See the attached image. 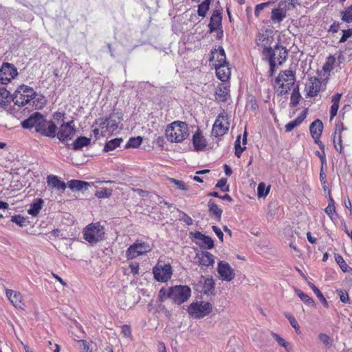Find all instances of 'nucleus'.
<instances>
[{
  "label": "nucleus",
  "instance_id": "nucleus-1",
  "mask_svg": "<svg viewBox=\"0 0 352 352\" xmlns=\"http://www.w3.org/2000/svg\"><path fill=\"white\" fill-rule=\"evenodd\" d=\"M288 52L287 49L283 45H280L278 43L274 45L270 50V55L264 56L270 64L269 76H272L276 71V64L283 65L287 60Z\"/></svg>",
  "mask_w": 352,
  "mask_h": 352
},
{
  "label": "nucleus",
  "instance_id": "nucleus-2",
  "mask_svg": "<svg viewBox=\"0 0 352 352\" xmlns=\"http://www.w3.org/2000/svg\"><path fill=\"white\" fill-rule=\"evenodd\" d=\"M296 0H281L274 8L272 9L270 22L276 27H279L280 23L287 18L288 11L294 8Z\"/></svg>",
  "mask_w": 352,
  "mask_h": 352
},
{
  "label": "nucleus",
  "instance_id": "nucleus-3",
  "mask_svg": "<svg viewBox=\"0 0 352 352\" xmlns=\"http://www.w3.org/2000/svg\"><path fill=\"white\" fill-rule=\"evenodd\" d=\"M165 135L170 142H182L188 135V125L184 122L175 121L166 127Z\"/></svg>",
  "mask_w": 352,
  "mask_h": 352
},
{
  "label": "nucleus",
  "instance_id": "nucleus-4",
  "mask_svg": "<svg viewBox=\"0 0 352 352\" xmlns=\"http://www.w3.org/2000/svg\"><path fill=\"white\" fill-rule=\"evenodd\" d=\"M231 66L226 60V52L221 47V102L230 100V82L231 76Z\"/></svg>",
  "mask_w": 352,
  "mask_h": 352
},
{
  "label": "nucleus",
  "instance_id": "nucleus-5",
  "mask_svg": "<svg viewBox=\"0 0 352 352\" xmlns=\"http://www.w3.org/2000/svg\"><path fill=\"white\" fill-rule=\"evenodd\" d=\"M104 234V228L99 222L90 223L83 231L84 239L91 244L102 241Z\"/></svg>",
  "mask_w": 352,
  "mask_h": 352
},
{
  "label": "nucleus",
  "instance_id": "nucleus-6",
  "mask_svg": "<svg viewBox=\"0 0 352 352\" xmlns=\"http://www.w3.org/2000/svg\"><path fill=\"white\" fill-rule=\"evenodd\" d=\"M295 80V73L293 71L286 69L280 72L275 80L276 85L278 87L280 94L288 93L294 85Z\"/></svg>",
  "mask_w": 352,
  "mask_h": 352
},
{
  "label": "nucleus",
  "instance_id": "nucleus-7",
  "mask_svg": "<svg viewBox=\"0 0 352 352\" xmlns=\"http://www.w3.org/2000/svg\"><path fill=\"white\" fill-rule=\"evenodd\" d=\"M167 296L175 304L186 302L191 296V289L187 285H175L169 288Z\"/></svg>",
  "mask_w": 352,
  "mask_h": 352
},
{
  "label": "nucleus",
  "instance_id": "nucleus-8",
  "mask_svg": "<svg viewBox=\"0 0 352 352\" xmlns=\"http://www.w3.org/2000/svg\"><path fill=\"white\" fill-rule=\"evenodd\" d=\"M36 96L34 89L25 85L19 86L13 94L12 101L16 105L23 107Z\"/></svg>",
  "mask_w": 352,
  "mask_h": 352
},
{
  "label": "nucleus",
  "instance_id": "nucleus-9",
  "mask_svg": "<svg viewBox=\"0 0 352 352\" xmlns=\"http://www.w3.org/2000/svg\"><path fill=\"white\" fill-rule=\"evenodd\" d=\"M212 309L211 303L205 301L192 302L187 309L190 317L194 319L203 318L208 315Z\"/></svg>",
  "mask_w": 352,
  "mask_h": 352
},
{
  "label": "nucleus",
  "instance_id": "nucleus-10",
  "mask_svg": "<svg viewBox=\"0 0 352 352\" xmlns=\"http://www.w3.org/2000/svg\"><path fill=\"white\" fill-rule=\"evenodd\" d=\"M256 45L262 49L263 56H269L270 50L274 47V37L271 31L265 30L259 33L256 39Z\"/></svg>",
  "mask_w": 352,
  "mask_h": 352
},
{
  "label": "nucleus",
  "instance_id": "nucleus-11",
  "mask_svg": "<svg viewBox=\"0 0 352 352\" xmlns=\"http://www.w3.org/2000/svg\"><path fill=\"white\" fill-rule=\"evenodd\" d=\"M76 128L74 120L63 122L56 131V136L61 142H66L72 139L76 133Z\"/></svg>",
  "mask_w": 352,
  "mask_h": 352
},
{
  "label": "nucleus",
  "instance_id": "nucleus-12",
  "mask_svg": "<svg viewBox=\"0 0 352 352\" xmlns=\"http://www.w3.org/2000/svg\"><path fill=\"white\" fill-rule=\"evenodd\" d=\"M18 75V70L13 64L3 63L0 67V83L7 85Z\"/></svg>",
  "mask_w": 352,
  "mask_h": 352
},
{
  "label": "nucleus",
  "instance_id": "nucleus-13",
  "mask_svg": "<svg viewBox=\"0 0 352 352\" xmlns=\"http://www.w3.org/2000/svg\"><path fill=\"white\" fill-rule=\"evenodd\" d=\"M151 249L149 243L137 241L127 248L126 256L127 259H132L150 252Z\"/></svg>",
  "mask_w": 352,
  "mask_h": 352
},
{
  "label": "nucleus",
  "instance_id": "nucleus-14",
  "mask_svg": "<svg viewBox=\"0 0 352 352\" xmlns=\"http://www.w3.org/2000/svg\"><path fill=\"white\" fill-rule=\"evenodd\" d=\"M155 278L160 282H166L170 279L173 269L170 264L158 262L153 269Z\"/></svg>",
  "mask_w": 352,
  "mask_h": 352
},
{
  "label": "nucleus",
  "instance_id": "nucleus-15",
  "mask_svg": "<svg viewBox=\"0 0 352 352\" xmlns=\"http://www.w3.org/2000/svg\"><path fill=\"white\" fill-rule=\"evenodd\" d=\"M45 116L41 113L34 112L31 114L28 118L21 122V126L23 129H34L35 131L39 133L40 126Z\"/></svg>",
  "mask_w": 352,
  "mask_h": 352
},
{
  "label": "nucleus",
  "instance_id": "nucleus-16",
  "mask_svg": "<svg viewBox=\"0 0 352 352\" xmlns=\"http://www.w3.org/2000/svg\"><path fill=\"white\" fill-rule=\"evenodd\" d=\"M324 89H325V87H322V82L319 78L316 77L311 78L305 88L307 97H315Z\"/></svg>",
  "mask_w": 352,
  "mask_h": 352
},
{
  "label": "nucleus",
  "instance_id": "nucleus-17",
  "mask_svg": "<svg viewBox=\"0 0 352 352\" xmlns=\"http://www.w3.org/2000/svg\"><path fill=\"white\" fill-rule=\"evenodd\" d=\"M57 126L52 120H47L45 118L40 126L39 134L41 135L54 138L56 137Z\"/></svg>",
  "mask_w": 352,
  "mask_h": 352
},
{
  "label": "nucleus",
  "instance_id": "nucleus-18",
  "mask_svg": "<svg viewBox=\"0 0 352 352\" xmlns=\"http://www.w3.org/2000/svg\"><path fill=\"white\" fill-rule=\"evenodd\" d=\"M220 46L215 45L210 52V65L215 69L217 78L220 80Z\"/></svg>",
  "mask_w": 352,
  "mask_h": 352
},
{
  "label": "nucleus",
  "instance_id": "nucleus-19",
  "mask_svg": "<svg viewBox=\"0 0 352 352\" xmlns=\"http://www.w3.org/2000/svg\"><path fill=\"white\" fill-rule=\"evenodd\" d=\"M195 243L201 248L211 249L214 246V242L212 239L199 232L194 234Z\"/></svg>",
  "mask_w": 352,
  "mask_h": 352
},
{
  "label": "nucleus",
  "instance_id": "nucleus-20",
  "mask_svg": "<svg viewBox=\"0 0 352 352\" xmlns=\"http://www.w3.org/2000/svg\"><path fill=\"white\" fill-rule=\"evenodd\" d=\"M235 276L234 269L228 263L221 261V281L230 282L235 278Z\"/></svg>",
  "mask_w": 352,
  "mask_h": 352
},
{
  "label": "nucleus",
  "instance_id": "nucleus-21",
  "mask_svg": "<svg viewBox=\"0 0 352 352\" xmlns=\"http://www.w3.org/2000/svg\"><path fill=\"white\" fill-rule=\"evenodd\" d=\"M323 129V124L322 122L317 119L314 121L309 126V131L311 135V137L314 139L315 142L319 144V139L322 134Z\"/></svg>",
  "mask_w": 352,
  "mask_h": 352
},
{
  "label": "nucleus",
  "instance_id": "nucleus-22",
  "mask_svg": "<svg viewBox=\"0 0 352 352\" xmlns=\"http://www.w3.org/2000/svg\"><path fill=\"white\" fill-rule=\"evenodd\" d=\"M47 183L52 189H55L61 192L66 189V184L58 179L56 175H50L47 177Z\"/></svg>",
  "mask_w": 352,
  "mask_h": 352
},
{
  "label": "nucleus",
  "instance_id": "nucleus-23",
  "mask_svg": "<svg viewBox=\"0 0 352 352\" xmlns=\"http://www.w3.org/2000/svg\"><path fill=\"white\" fill-rule=\"evenodd\" d=\"M6 294L11 303L15 307L19 309L23 308L24 304L22 301V296L21 293L12 289H7Z\"/></svg>",
  "mask_w": 352,
  "mask_h": 352
},
{
  "label": "nucleus",
  "instance_id": "nucleus-24",
  "mask_svg": "<svg viewBox=\"0 0 352 352\" xmlns=\"http://www.w3.org/2000/svg\"><path fill=\"white\" fill-rule=\"evenodd\" d=\"M213 255L208 252H202L201 253L197 254L196 258L197 259V262L203 266H209L212 265L214 263Z\"/></svg>",
  "mask_w": 352,
  "mask_h": 352
},
{
  "label": "nucleus",
  "instance_id": "nucleus-25",
  "mask_svg": "<svg viewBox=\"0 0 352 352\" xmlns=\"http://www.w3.org/2000/svg\"><path fill=\"white\" fill-rule=\"evenodd\" d=\"M43 204L44 201L41 198L35 199L30 205L28 213L32 217H36L42 209Z\"/></svg>",
  "mask_w": 352,
  "mask_h": 352
},
{
  "label": "nucleus",
  "instance_id": "nucleus-26",
  "mask_svg": "<svg viewBox=\"0 0 352 352\" xmlns=\"http://www.w3.org/2000/svg\"><path fill=\"white\" fill-rule=\"evenodd\" d=\"M342 97V94L337 93L331 97L332 104L330 108V120H332L337 115L339 109L340 101Z\"/></svg>",
  "mask_w": 352,
  "mask_h": 352
},
{
  "label": "nucleus",
  "instance_id": "nucleus-27",
  "mask_svg": "<svg viewBox=\"0 0 352 352\" xmlns=\"http://www.w3.org/2000/svg\"><path fill=\"white\" fill-rule=\"evenodd\" d=\"M210 32H212L218 30L220 28V11L216 10L210 18V21L208 25Z\"/></svg>",
  "mask_w": 352,
  "mask_h": 352
},
{
  "label": "nucleus",
  "instance_id": "nucleus-28",
  "mask_svg": "<svg viewBox=\"0 0 352 352\" xmlns=\"http://www.w3.org/2000/svg\"><path fill=\"white\" fill-rule=\"evenodd\" d=\"M247 132L245 131L243 135V144L245 145L247 144ZM241 136H238L236 140L235 141V155L237 157H240L243 152V151L246 148L245 146H241Z\"/></svg>",
  "mask_w": 352,
  "mask_h": 352
},
{
  "label": "nucleus",
  "instance_id": "nucleus-29",
  "mask_svg": "<svg viewBox=\"0 0 352 352\" xmlns=\"http://www.w3.org/2000/svg\"><path fill=\"white\" fill-rule=\"evenodd\" d=\"M192 143L196 151L203 150L206 146V140L199 132H197L193 135Z\"/></svg>",
  "mask_w": 352,
  "mask_h": 352
},
{
  "label": "nucleus",
  "instance_id": "nucleus-30",
  "mask_svg": "<svg viewBox=\"0 0 352 352\" xmlns=\"http://www.w3.org/2000/svg\"><path fill=\"white\" fill-rule=\"evenodd\" d=\"M68 186L72 190H80L83 188L87 189L89 184L87 182L72 179L68 182Z\"/></svg>",
  "mask_w": 352,
  "mask_h": 352
},
{
  "label": "nucleus",
  "instance_id": "nucleus-31",
  "mask_svg": "<svg viewBox=\"0 0 352 352\" xmlns=\"http://www.w3.org/2000/svg\"><path fill=\"white\" fill-rule=\"evenodd\" d=\"M91 142V139L85 136H80L72 144V148L74 150H79L84 146H88Z\"/></svg>",
  "mask_w": 352,
  "mask_h": 352
},
{
  "label": "nucleus",
  "instance_id": "nucleus-32",
  "mask_svg": "<svg viewBox=\"0 0 352 352\" xmlns=\"http://www.w3.org/2000/svg\"><path fill=\"white\" fill-rule=\"evenodd\" d=\"M122 141V138H115L107 142L104 145V151L109 152L115 150L120 145Z\"/></svg>",
  "mask_w": 352,
  "mask_h": 352
},
{
  "label": "nucleus",
  "instance_id": "nucleus-33",
  "mask_svg": "<svg viewBox=\"0 0 352 352\" xmlns=\"http://www.w3.org/2000/svg\"><path fill=\"white\" fill-rule=\"evenodd\" d=\"M108 119V123H109V131L113 132L118 127V124L120 122V117L116 116V114H111L109 116Z\"/></svg>",
  "mask_w": 352,
  "mask_h": 352
},
{
  "label": "nucleus",
  "instance_id": "nucleus-34",
  "mask_svg": "<svg viewBox=\"0 0 352 352\" xmlns=\"http://www.w3.org/2000/svg\"><path fill=\"white\" fill-rule=\"evenodd\" d=\"M208 211L210 214H212L216 218H220V210L218 205L213 199H210L208 202Z\"/></svg>",
  "mask_w": 352,
  "mask_h": 352
},
{
  "label": "nucleus",
  "instance_id": "nucleus-35",
  "mask_svg": "<svg viewBox=\"0 0 352 352\" xmlns=\"http://www.w3.org/2000/svg\"><path fill=\"white\" fill-rule=\"evenodd\" d=\"M335 260L336 263L339 265L341 270L344 272H352V268H350L349 265L346 264L342 256L339 254H335L334 255Z\"/></svg>",
  "mask_w": 352,
  "mask_h": 352
},
{
  "label": "nucleus",
  "instance_id": "nucleus-36",
  "mask_svg": "<svg viewBox=\"0 0 352 352\" xmlns=\"http://www.w3.org/2000/svg\"><path fill=\"white\" fill-rule=\"evenodd\" d=\"M341 19L346 23L352 22V4L340 12Z\"/></svg>",
  "mask_w": 352,
  "mask_h": 352
},
{
  "label": "nucleus",
  "instance_id": "nucleus-37",
  "mask_svg": "<svg viewBox=\"0 0 352 352\" xmlns=\"http://www.w3.org/2000/svg\"><path fill=\"white\" fill-rule=\"evenodd\" d=\"M296 293L298 295V296L301 299L302 301H303L306 305L309 306H314L315 302L314 300L309 297L308 295L302 292L301 290L298 289H296Z\"/></svg>",
  "mask_w": 352,
  "mask_h": 352
},
{
  "label": "nucleus",
  "instance_id": "nucleus-38",
  "mask_svg": "<svg viewBox=\"0 0 352 352\" xmlns=\"http://www.w3.org/2000/svg\"><path fill=\"white\" fill-rule=\"evenodd\" d=\"M300 94L299 93L298 86L294 88L290 98V106L294 107L299 103Z\"/></svg>",
  "mask_w": 352,
  "mask_h": 352
},
{
  "label": "nucleus",
  "instance_id": "nucleus-39",
  "mask_svg": "<svg viewBox=\"0 0 352 352\" xmlns=\"http://www.w3.org/2000/svg\"><path fill=\"white\" fill-rule=\"evenodd\" d=\"M272 336L280 346L283 347L288 352L290 351V344L284 338H281L278 334L275 333H272Z\"/></svg>",
  "mask_w": 352,
  "mask_h": 352
},
{
  "label": "nucleus",
  "instance_id": "nucleus-40",
  "mask_svg": "<svg viewBox=\"0 0 352 352\" xmlns=\"http://www.w3.org/2000/svg\"><path fill=\"white\" fill-rule=\"evenodd\" d=\"M108 119L107 118H99L96 120L94 124H93V127L94 126H98L101 131H104V133H105L107 131H109V124L108 123Z\"/></svg>",
  "mask_w": 352,
  "mask_h": 352
},
{
  "label": "nucleus",
  "instance_id": "nucleus-41",
  "mask_svg": "<svg viewBox=\"0 0 352 352\" xmlns=\"http://www.w3.org/2000/svg\"><path fill=\"white\" fill-rule=\"evenodd\" d=\"M214 283L212 278H206L203 286L204 293L208 295L212 294L214 289Z\"/></svg>",
  "mask_w": 352,
  "mask_h": 352
},
{
  "label": "nucleus",
  "instance_id": "nucleus-42",
  "mask_svg": "<svg viewBox=\"0 0 352 352\" xmlns=\"http://www.w3.org/2000/svg\"><path fill=\"white\" fill-rule=\"evenodd\" d=\"M336 63V58L334 56L330 55L327 59L326 62L322 67L324 72H329L333 69V65Z\"/></svg>",
  "mask_w": 352,
  "mask_h": 352
},
{
  "label": "nucleus",
  "instance_id": "nucleus-43",
  "mask_svg": "<svg viewBox=\"0 0 352 352\" xmlns=\"http://www.w3.org/2000/svg\"><path fill=\"white\" fill-rule=\"evenodd\" d=\"M142 142V138L140 136L131 138L124 147L125 148H138L141 144Z\"/></svg>",
  "mask_w": 352,
  "mask_h": 352
},
{
  "label": "nucleus",
  "instance_id": "nucleus-44",
  "mask_svg": "<svg viewBox=\"0 0 352 352\" xmlns=\"http://www.w3.org/2000/svg\"><path fill=\"white\" fill-rule=\"evenodd\" d=\"M309 286L311 288L314 294L317 296L318 299L321 301V302L325 306L328 307V302L324 297L323 294L312 283H309Z\"/></svg>",
  "mask_w": 352,
  "mask_h": 352
},
{
  "label": "nucleus",
  "instance_id": "nucleus-45",
  "mask_svg": "<svg viewBox=\"0 0 352 352\" xmlns=\"http://www.w3.org/2000/svg\"><path fill=\"white\" fill-rule=\"evenodd\" d=\"M228 120V114L225 111L221 112V133H226L228 132L230 126Z\"/></svg>",
  "mask_w": 352,
  "mask_h": 352
},
{
  "label": "nucleus",
  "instance_id": "nucleus-46",
  "mask_svg": "<svg viewBox=\"0 0 352 352\" xmlns=\"http://www.w3.org/2000/svg\"><path fill=\"white\" fill-rule=\"evenodd\" d=\"M219 121H220V114H219L217 116L215 122L213 124L212 132H211L212 135L215 137L216 138H217V141L219 140V132H220Z\"/></svg>",
  "mask_w": 352,
  "mask_h": 352
},
{
  "label": "nucleus",
  "instance_id": "nucleus-47",
  "mask_svg": "<svg viewBox=\"0 0 352 352\" xmlns=\"http://www.w3.org/2000/svg\"><path fill=\"white\" fill-rule=\"evenodd\" d=\"M10 92L4 87L0 88V107L6 105Z\"/></svg>",
  "mask_w": 352,
  "mask_h": 352
},
{
  "label": "nucleus",
  "instance_id": "nucleus-48",
  "mask_svg": "<svg viewBox=\"0 0 352 352\" xmlns=\"http://www.w3.org/2000/svg\"><path fill=\"white\" fill-rule=\"evenodd\" d=\"M333 144L336 150L339 153H341L342 146V135H338V133H335L333 135Z\"/></svg>",
  "mask_w": 352,
  "mask_h": 352
},
{
  "label": "nucleus",
  "instance_id": "nucleus-49",
  "mask_svg": "<svg viewBox=\"0 0 352 352\" xmlns=\"http://www.w3.org/2000/svg\"><path fill=\"white\" fill-rule=\"evenodd\" d=\"M258 107L257 101L255 98H251L245 104V109L250 111H255Z\"/></svg>",
  "mask_w": 352,
  "mask_h": 352
},
{
  "label": "nucleus",
  "instance_id": "nucleus-50",
  "mask_svg": "<svg viewBox=\"0 0 352 352\" xmlns=\"http://www.w3.org/2000/svg\"><path fill=\"white\" fill-rule=\"evenodd\" d=\"M209 8L208 0H205L198 8V14L201 16H205L207 10Z\"/></svg>",
  "mask_w": 352,
  "mask_h": 352
},
{
  "label": "nucleus",
  "instance_id": "nucleus-51",
  "mask_svg": "<svg viewBox=\"0 0 352 352\" xmlns=\"http://www.w3.org/2000/svg\"><path fill=\"white\" fill-rule=\"evenodd\" d=\"M285 316L288 319L292 327L295 329L296 332H298L300 330V327L294 316L289 313H285Z\"/></svg>",
  "mask_w": 352,
  "mask_h": 352
},
{
  "label": "nucleus",
  "instance_id": "nucleus-52",
  "mask_svg": "<svg viewBox=\"0 0 352 352\" xmlns=\"http://www.w3.org/2000/svg\"><path fill=\"white\" fill-rule=\"evenodd\" d=\"M324 210L327 215L331 219H333V216L336 213V208L334 206V201L332 199H330L329 204Z\"/></svg>",
  "mask_w": 352,
  "mask_h": 352
},
{
  "label": "nucleus",
  "instance_id": "nucleus-53",
  "mask_svg": "<svg viewBox=\"0 0 352 352\" xmlns=\"http://www.w3.org/2000/svg\"><path fill=\"white\" fill-rule=\"evenodd\" d=\"M257 190H258V196L259 197H261L266 196L268 194V192H269L270 188H267L265 190V184L264 183H260L258 184V186Z\"/></svg>",
  "mask_w": 352,
  "mask_h": 352
},
{
  "label": "nucleus",
  "instance_id": "nucleus-54",
  "mask_svg": "<svg viewBox=\"0 0 352 352\" xmlns=\"http://www.w3.org/2000/svg\"><path fill=\"white\" fill-rule=\"evenodd\" d=\"M11 221L15 223L20 227L24 226V223L26 221V219L20 215H15L11 217Z\"/></svg>",
  "mask_w": 352,
  "mask_h": 352
},
{
  "label": "nucleus",
  "instance_id": "nucleus-55",
  "mask_svg": "<svg viewBox=\"0 0 352 352\" xmlns=\"http://www.w3.org/2000/svg\"><path fill=\"white\" fill-rule=\"evenodd\" d=\"M301 123L296 118L295 120L288 122L285 125V131L289 132L292 131L294 128L300 125Z\"/></svg>",
  "mask_w": 352,
  "mask_h": 352
},
{
  "label": "nucleus",
  "instance_id": "nucleus-56",
  "mask_svg": "<svg viewBox=\"0 0 352 352\" xmlns=\"http://www.w3.org/2000/svg\"><path fill=\"white\" fill-rule=\"evenodd\" d=\"M352 36V29L342 30V36L340 38L339 43H344L346 40Z\"/></svg>",
  "mask_w": 352,
  "mask_h": 352
},
{
  "label": "nucleus",
  "instance_id": "nucleus-57",
  "mask_svg": "<svg viewBox=\"0 0 352 352\" xmlns=\"http://www.w3.org/2000/svg\"><path fill=\"white\" fill-rule=\"evenodd\" d=\"M338 292L340 301L343 303H347L349 300L348 293L344 290H338Z\"/></svg>",
  "mask_w": 352,
  "mask_h": 352
},
{
  "label": "nucleus",
  "instance_id": "nucleus-58",
  "mask_svg": "<svg viewBox=\"0 0 352 352\" xmlns=\"http://www.w3.org/2000/svg\"><path fill=\"white\" fill-rule=\"evenodd\" d=\"M318 339L326 346L331 344V338L325 333H320L318 335Z\"/></svg>",
  "mask_w": 352,
  "mask_h": 352
},
{
  "label": "nucleus",
  "instance_id": "nucleus-59",
  "mask_svg": "<svg viewBox=\"0 0 352 352\" xmlns=\"http://www.w3.org/2000/svg\"><path fill=\"white\" fill-rule=\"evenodd\" d=\"M344 130H346V128L344 127L343 123L341 122H337L334 133L342 135V132Z\"/></svg>",
  "mask_w": 352,
  "mask_h": 352
},
{
  "label": "nucleus",
  "instance_id": "nucleus-60",
  "mask_svg": "<svg viewBox=\"0 0 352 352\" xmlns=\"http://www.w3.org/2000/svg\"><path fill=\"white\" fill-rule=\"evenodd\" d=\"M320 180L323 186L324 190H325L326 184H327V179H326V174L324 172L322 166H321V168L320 170Z\"/></svg>",
  "mask_w": 352,
  "mask_h": 352
},
{
  "label": "nucleus",
  "instance_id": "nucleus-61",
  "mask_svg": "<svg viewBox=\"0 0 352 352\" xmlns=\"http://www.w3.org/2000/svg\"><path fill=\"white\" fill-rule=\"evenodd\" d=\"M171 182L175 184L177 187L180 190H187L186 184L184 182L177 180L175 179H171Z\"/></svg>",
  "mask_w": 352,
  "mask_h": 352
},
{
  "label": "nucleus",
  "instance_id": "nucleus-62",
  "mask_svg": "<svg viewBox=\"0 0 352 352\" xmlns=\"http://www.w3.org/2000/svg\"><path fill=\"white\" fill-rule=\"evenodd\" d=\"M111 193L107 192V189L98 191L96 193V196L98 198H107L110 196Z\"/></svg>",
  "mask_w": 352,
  "mask_h": 352
},
{
  "label": "nucleus",
  "instance_id": "nucleus-63",
  "mask_svg": "<svg viewBox=\"0 0 352 352\" xmlns=\"http://www.w3.org/2000/svg\"><path fill=\"white\" fill-rule=\"evenodd\" d=\"M78 343L80 344V346H82L84 352H91V350L89 349V344L85 340H78Z\"/></svg>",
  "mask_w": 352,
  "mask_h": 352
},
{
  "label": "nucleus",
  "instance_id": "nucleus-64",
  "mask_svg": "<svg viewBox=\"0 0 352 352\" xmlns=\"http://www.w3.org/2000/svg\"><path fill=\"white\" fill-rule=\"evenodd\" d=\"M129 267L131 272L133 274H138L139 273V264L137 263H132L130 264Z\"/></svg>",
  "mask_w": 352,
  "mask_h": 352
}]
</instances>
